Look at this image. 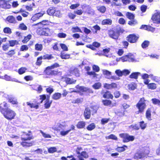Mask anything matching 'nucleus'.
<instances>
[{
	"instance_id": "obj_1",
	"label": "nucleus",
	"mask_w": 160,
	"mask_h": 160,
	"mask_svg": "<svg viewBox=\"0 0 160 160\" xmlns=\"http://www.w3.org/2000/svg\"><path fill=\"white\" fill-rule=\"evenodd\" d=\"M60 65L58 63H55L46 67L43 71L44 74L47 78H50L58 75L59 72L58 69L55 68L59 67Z\"/></svg>"
},
{
	"instance_id": "obj_2",
	"label": "nucleus",
	"mask_w": 160,
	"mask_h": 160,
	"mask_svg": "<svg viewBox=\"0 0 160 160\" xmlns=\"http://www.w3.org/2000/svg\"><path fill=\"white\" fill-rule=\"evenodd\" d=\"M54 58L52 54H45L42 56H41L37 58L35 64L38 66H40L42 63V60H49Z\"/></svg>"
},
{
	"instance_id": "obj_3",
	"label": "nucleus",
	"mask_w": 160,
	"mask_h": 160,
	"mask_svg": "<svg viewBox=\"0 0 160 160\" xmlns=\"http://www.w3.org/2000/svg\"><path fill=\"white\" fill-rule=\"evenodd\" d=\"M37 34L40 36H48L51 34L50 29L48 28L38 27L36 30Z\"/></svg>"
},
{
	"instance_id": "obj_4",
	"label": "nucleus",
	"mask_w": 160,
	"mask_h": 160,
	"mask_svg": "<svg viewBox=\"0 0 160 160\" xmlns=\"http://www.w3.org/2000/svg\"><path fill=\"white\" fill-rule=\"evenodd\" d=\"M47 14L50 16H55L60 17L61 16V11L56 7H51L47 10Z\"/></svg>"
},
{
	"instance_id": "obj_5",
	"label": "nucleus",
	"mask_w": 160,
	"mask_h": 160,
	"mask_svg": "<svg viewBox=\"0 0 160 160\" xmlns=\"http://www.w3.org/2000/svg\"><path fill=\"white\" fill-rule=\"evenodd\" d=\"M26 136L22 137V140H24V141L21 142V145L25 147H29L32 146L33 143L31 142H29L27 141L30 140L32 139V136L30 134H26L25 135Z\"/></svg>"
},
{
	"instance_id": "obj_6",
	"label": "nucleus",
	"mask_w": 160,
	"mask_h": 160,
	"mask_svg": "<svg viewBox=\"0 0 160 160\" xmlns=\"http://www.w3.org/2000/svg\"><path fill=\"white\" fill-rule=\"evenodd\" d=\"M5 118L8 120H12L14 118L16 115L15 112L9 108H7L3 112L2 111Z\"/></svg>"
},
{
	"instance_id": "obj_7",
	"label": "nucleus",
	"mask_w": 160,
	"mask_h": 160,
	"mask_svg": "<svg viewBox=\"0 0 160 160\" xmlns=\"http://www.w3.org/2000/svg\"><path fill=\"white\" fill-rule=\"evenodd\" d=\"M139 38L138 35L133 33L128 35L126 37V40L130 43H136L138 41Z\"/></svg>"
},
{
	"instance_id": "obj_8",
	"label": "nucleus",
	"mask_w": 160,
	"mask_h": 160,
	"mask_svg": "<svg viewBox=\"0 0 160 160\" xmlns=\"http://www.w3.org/2000/svg\"><path fill=\"white\" fill-rule=\"evenodd\" d=\"M156 12L152 14L151 19L154 23L160 24V12L156 10Z\"/></svg>"
},
{
	"instance_id": "obj_9",
	"label": "nucleus",
	"mask_w": 160,
	"mask_h": 160,
	"mask_svg": "<svg viewBox=\"0 0 160 160\" xmlns=\"http://www.w3.org/2000/svg\"><path fill=\"white\" fill-rule=\"evenodd\" d=\"M121 61L123 62L128 61L133 62L135 61L133 55L129 52L127 55H124L121 58Z\"/></svg>"
},
{
	"instance_id": "obj_10",
	"label": "nucleus",
	"mask_w": 160,
	"mask_h": 160,
	"mask_svg": "<svg viewBox=\"0 0 160 160\" xmlns=\"http://www.w3.org/2000/svg\"><path fill=\"white\" fill-rule=\"evenodd\" d=\"M108 34L110 38L115 40L118 39L119 36V33L112 29L108 31Z\"/></svg>"
},
{
	"instance_id": "obj_11",
	"label": "nucleus",
	"mask_w": 160,
	"mask_h": 160,
	"mask_svg": "<svg viewBox=\"0 0 160 160\" xmlns=\"http://www.w3.org/2000/svg\"><path fill=\"white\" fill-rule=\"evenodd\" d=\"M148 153V151L146 152L139 151L138 152L136 153H135L134 157L135 159H138L143 157H144L147 156Z\"/></svg>"
},
{
	"instance_id": "obj_12",
	"label": "nucleus",
	"mask_w": 160,
	"mask_h": 160,
	"mask_svg": "<svg viewBox=\"0 0 160 160\" xmlns=\"http://www.w3.org/2000/svg\"><path fill=\"white\" fill-rule=\"evenodd\" d=\"M0 7L3 9H8L11 8V5L9 1L0 0Z\"/></svg>"
},
{
	"instance_id": "obj_13",
	"label": "nucleus",
	"mask_w": 160,
	"mask_h": 160,
	"mask_svg": "<svg viewBox=\"0 0 160 160\" xmlns=\"http://www.w3.org/2000/svg\"><path fill=\"white\" fill-rule=\"evenodd\" d=\"M120 136L123 138V141L124 142H128L130 141H133L134 139L133 136H130L127 134H121Z\"/></svg>"
},
{
	"instance_id": "obj_14",
	"label": "nucleus",
	"mask_w": 160,
	"mask_h": 160,
	"mask_svg": "<svg viewBox=\"0 0 160 160\" xmlns=\"http://www.w3.org/2000/svg\"><path fill=\"white\" fill-rule=\"evenodd\" d=\"M136 107L139 110V112H143L145 108L146 105L144 102L142 101H139L136 104Z\"/></svg>"
},
{
	"instance_id": "obj_15",
	"label": "nucleus",
	"mask_w": 160,
	"mask_h": 160,
	"mask_svg": "<svg viewBox=\"0 0 160 160\" xmlns=\"http://www.w3.org/2000/svg\"><path fill=\"white\" fill-rule=\"evenodd\" d=\"M100 46V44L97 42H93L92 44L87 45L86 47L93 50H95L96 48H98Z\"/></svg>"
},
{
	"instance_id": "obj_16",
	"label": "nucleus",
	"mask_w": 160,
	"mask_h": 160,
	"mask_svg": "<svg viewBox=\"0 0 160 160\" xmlns=\"http://www.w3.org/2000/svg\"><path fill=\"white\" fill-rule=\"evenodd\" d=\"M140 29H144L148 31L151 32H154L155 30V28L153 27L150 25H142L140 28Z\"/></svg>"
},
{
	"instance_id": "obj_17",
	"label": "nucleus",
	"mask_w": 160,
	"mask_h": 160,
	"mask_svg": "<svg viewBox=\"0 0 160 160\" xmlns=\"http://www.w3.org/2000/svg\"><path fill=\"white\" fill-rule=\"evenodd\" d=\"M102 97L104 98L112 99L113 98V96L109 91H107L103 93Z\"/></svg>"
},
{
	"instance_id": "obj_18",
	"label": "nucleus",
	"mask_w": 160,
	"mask_h": 160,
	"mask_svg": "<svg viewBox=\"0 0 160 160\" xmlns=\"http://www.w3.org/2000/svg\"><path fill=\"white\" fill-rule=\"evenodd\" d=\"M103 104L105 106L113 107L116 105L115 101H102Z\"/></svg>"
},
{
	"instance_id": "obj_19",
	"label": "nucleus",
	"mask_w": 160,
	"mask_h": 160,
	"mask_svg": "<svg viewBox=\"0 0 160 160\" xmlns=\"http://www.w3.org/2000/svg\"><path fill=\"white\" fill-rule=\"evenodd\" d=\"M43 13L39 12L34 14L32 17L31 20L35 21L38 19L40 17L42 16Z\"/></svg>"
},
{
	"instance_id": "obj_20",
	"label": "nucleus",
	"mask_w": 160,
	"mask_h": 160,
	"mask_svg": "<svg viewBox=\"0 0 160 160\" xmlns=\"http://www.w3.org/2000/svg\"><path fill=\"white\" fill-rule=\"evenodd\" d=\"M32 89L37 92L38 93H40L42 90V86L41 85H34L32 86Z\"/></svg>"
},
{
	"instance_id": "obj_21",
	"label": "nucleus",
	"mask_w": 160,
	"mask_h": 160,
	"mask_svg": "<svg viewBox=\"0 0 160 160\" xmlns=\"http://www.w3.org/2000/svg\"><path fill=\"white\" fill-rule=\"evenodd\" d=\"M84 116L86 119H89L91 116L90 110L88 108H86L84 113Z\"/></svg>"
},
{
	"instance_id": "obj_22",
	"label": "nucleus",
	"mask_w": 160,
	"mask_h": 160,
	"mask_svg": "<svg viewBox=\"0 0 160 160\" xmlns=\"http://www.w3.org/2000/svg\"><path fill=\"white\" fill-rule=\"evenodd\" d=\"M6 20L10 23H14L16 22L15 18L13 16L10 15L6 18Z\"/></svg>"
},
{
	"instance_id": "obj_23",
	"label": "nucleus",
	"mask_w": 160,
	"mask_h": 160,
	"mask_svg": "<svg viewBox=\"0 0 160 160\" xmlns=\"http://www.w3.org/2000/svg\"><path fill=\"white\" fill-rule=\"evenodd\" d=\"M50 23V22L48 20H44L36 24L35 25H39L43 27L44 26L49 25Z\"/></svg>"
},
{
	"instance_id": "obj_24",
	"label": "nucleus",
	"mask_w": 160,
	"mask_h": 160,
	"mask_svg": "<svg viewBox=\"0 0 160 160\" xmlns=\"http://www.w3.org/2000/svg\"><path fill=\"white\" fill-rule=\"evenodd\" d=\"M125 110L121 108L115 111V113L119 117H122L124 115Z\"/></svg>"
},
{
	"instance_id": "obj_25",
	"label": "nucleus",
	"mask_w": 160,
	"mask_h": 160,
	"mask_svg": "<svg viewBox=\"0 0 160 160\" xmlns=\"http://www.w3.org/2000/svg\"><path fill=\"white\" fill-rule=\"evenodd\" d=\"M97 10L102 13H104L106 11V8L104 6H98L97 7Z\"/></svg>"
},
{
	"instance_id": "obj_26",
	"label": "nucleus",
	"mask_w": 160,
	"mask_h": 160,
	"mask_svg": "<svg viewBox=\"0 0 160 160\" xmlns=\"http://www.w3.org/2000/svg\"><path fill=\"white\" fill-rule=\"evenodd\" d=\"M32 37V35L31 34H29L27 36L24 37L22 42L23 43H26Z\"/></svg>"
},
{
	"instance_id": "obj_27",
	"label": "nucleus",
	"mask_w": 160,
	"mask_h": 160,
	"mask_svg": "<svg viewBox=\"0 0 160 160\" xmlns=\"http://www.w3.org/2000/svg\"><path fill=\"white\" fill-rule=\"evenodd\" d=\"M8 107L7 103L5 102H3L0 104V111L2 112V111L3 112L6 109L4 108H6Z\"/></svg>"
},
{
	"instance_id": "obj_28",
	"label": "nucleus",
	"mask_w": 160,
	"mask_h": 160,
	"mask_svg": "<svg viewBox=\"0 0 160 160\" xmlns=\"http://www.w3.org/2000/svg\"><path fill=\"white\" fill-rule=\"evenodd\" d=\"M112 23V20L109 18L103 20L101 22L102 25H111Z\"/></svg>"
},
{
	"instance_id": "obj_29",
	"label": "nucleus",
	"mask_w": 160,
	"mask_h": 160,
	"mask_svg": "<svg viewBox=\"0 0 160 160\" xmlns=\"http://www.w3.org/2000/svg\"><path fill=\"white\" fill-rule=\"evenodd\" d=\"M8 42L10 47H13L19 44L18 41L17 40H10Z\"/></svg>"
},
{
	"instance_id": "obj_30",
	"label": "nucleus",
	"mask_w": 160,
	"mask_h": 160,
	"mask_svg": "<svg viewBox=\"0 0 160 160\" xmlns=\"http://www.w3.org/2000/svg\"><path fill=\"white\" fill-rule=\"evenodd\" d=\"M140 73L139 72H134L132 73L129 76V78L132 79H137L138 76L140 75Z\"/></svg>"
},
{
	"instance_id": "obj_31",
	"label": "nucleus",
	"mask_w": 160,
	"mask_h": 160,
	"mask_svg": "<svg viewBox=\"0 0 160 160\" xmlns=\"http://www.w3.org/2000/svg\"><path fill=\"white\" fill-rule=\"evenodd\" d=\"M150 43L149 41L147 40H144L141 44V47L143 49L146 48L148 47Z\"/></svg>"
},
{
	"instance_id": "obj_32",
	"label": "nucleus",
	"mask_w": 160,
	"mask_h": 160,
	"mask_svg": "<svg viewBox=\"0 0 160 160\" xmlns=\"http://www.w3.org/2000/svg\"><path fill=\"white\" fill-rule=\"evenodd\" d=\"M86 73L87 75L94 78H97V76H98V74H97L96 72L93 71L87 72Z\"/></svg>"
},
{
	"instance_id": "obj_33",
	"label": "nucleus",
	"mask_w": 160,
	"mask_h": 160,
	"mask_svg": "<svg viewBox=\"0 0 160 160\" xmlns=\"http://www.w3.org/2000/svg\"><path fill=\"white\" fill-rule=\"evenodd\" d=\"M70 73L78 77L80 76V73L79 70L77 68H74L73 70L71 71Z\"/></svg>"
},
{
	"instance_id": "obj_34",
	"label": "nucleus",
	"mask_w": 160,
	"mask_h": 160,
	"mask_svg": "<svg viewBox=\"0 0 160 160\" xmlns=\"http://www.w3.org/2000/svg\"><path fill=\"white\" fill-rule=\"evenodd\" d=\"M76 88L78 92H86L87 91V88L83 86H77L76 87Z\"/></svg>"
},
{
	"instance_id": "obj_35",
	"label": "nucleus",
	"mask_w": 160,
	"mask_h": 160,
	"mask_svg": "<svg viewBox=\"0 0 160 160\" xmlns=\"http://www.w3.org/2000/svg\"><path fill=\"white\" fill-rule=\"evenodd\" d=\"M43 48V45L41 44L36 43L35 45V49L37 51H41Z\"/></svg>"
},
{
	"instance_id": "obj_36",
	"label": "nucleus",
	"mask_w": 160,
	"mask_h": 160,
	"mask_svg": "<svg viewBox=\"0 0 160 160\" xmlns=\"http://www.w3.org/2000/svg\"><path fill=\"white\" fill-rule=\"evenodd\" d=\"M85 125V123L84 122L81 121L78 122L77 125V127L78 128H83Z\"/></svg>"
},
{
	"instance_id": "obj_37",
	"label": "nucleus",
	"mask_w": 160,
	"mask_h": 160,
	"mask_svg": "<svg viewBox=\"0 0 160 160\" xmlns=\"http://www.w3.org/2000/svg\"><path fill=\"white\" fill-rule=\"evenodd\" d=\"M147 87L148 89L154 90L157 88L156 84L154 83H151L148 85Z\"/></svg>"
},
{
	"instance_id": "obj_38",
	"label": "nucleus",
	"mask_w": 160,
	"mask_h": 160,
	"mask_svg": "<svg viewBox=\"0 0 160 160\" xmlns=\"http://www.w3.org/2000/svg\"><path fill=\"white\" fill-rule=\"evenodd\" d=\"M76 80H73L69 78H67L65 79V82L67 84H73L75 83Z\"/></svg>"
},
{
	"instance_id": "obj_39",
	"label": "nucleus",
	"mask_w": 160,
	"mask_h": 160,
	"mask_svg": "<svg viewBox=\"0 0 160 160\" xmlns=\"http://www.w3.org/2000/svg\"><path fill=\"white\" fill-rule=\"evenodd\" d=\"M126 16L129 19H133L135 18L134 15L132 13L129 12H127L126 13Z\"/></svg>"
},
{
	"instance_id": "obj_40",
	"label": "nucleus",
	"mask_w": 160,
	"mask_h": 160,
	"mask_svg": "<svg viewBox=\"0 0 160 160\" xmlns=\"http://www.w3.org/2000/svg\"><path fill=\"white\" fill-rule=\"evenodd\" d=\"M62 94L61 93L58 92H56L54 93L52 96V98L55 100L59 99L61 97Z\"/></svg>"
},
{
	"instance_id": "obj_41",
	"label": "nucleus",
	"mask_w": 160,
	"mask_h": 160,
	"mask_svg": "<svg viewBox=\"0 0 160 160\" xmlns=\"http://www.w3.org/2000/svg\"><path fill=\"white\" fill-rule=\"evenodd\" d=\"M40 100H49L50 98V95H46L45 94H42L40 95Z\"/></svg>"
},
{
	"instance_id": "obj_42",
	"label": "nucleus",
	"mask_w": 160,
	"mask_h": 160,
	"mask_svg": "<svg viewBox=\"0 0 160 160\" xmlns=\"http://www.w3.org/2000/svg\"><path fill=\"white\" fill-rule=\"evenodd\" d=\"M16 54L15 50V49H12L9 50L7 53L6 54L10 57H12Z\"/></svg>"
},
{
	"instance_id": "obj_43",
	"label": "nucleus",
	"mask_w": 160,
	"mask_h": 160,
	"mask_svg": "<svg viewBox=\"0 0 160 160\" xmlns=\"http://www.w3.org/2000/svg\"><path fill=\"white\" fill-rule=\"evenodd\" d=\"M27 70L26 68L22 67L18 69V72L20 75H22Z\"/></svg>"
},
{
	"instance_id": "obj_44",
	"label": "nucleus",
	"mask_w": 160,
	"mask_h": 160,
	"mask_svg": "<svg viewBox=\"0 0 160 160\" xmlns=\"http://www.w3.org/2000/svg\"><path fill=\"white\" fill-rule=\"evenodd\" d=\"M19 28L22 30H26L27 29V26L23 23H22L19 25Z\"/></svg>"
},
{
	"instance_id": "obj_45",
	"label": "nucleus",
	"mask_w": 160,
	"mask_h": 160,
	"mask_svg": "<svg viewBox=\"0 0 160 160\" xmlns=\"http://www.w3.org/2000/svg\"><path fill=\"white\" fill-rule=\"evenodd\" d=\"M10 46L8 43H6L4 44L2 46V48L3 51H7L9 48Z\"/></svg>"
},
{
	"instance_id": "obj_46",
	"label": "nucleus",
	"mask_w": 160,
	"mask_h": 160,
	"mask_svg": "<svg viewBox=\"0 0 160 160\" xmlns=\"http://www.w3.org/2000/svg\"><path fill=\"white\" fill-rule=\"evenodd\" d=\"M70 55L69 54H65L64 53H61L60 57L62 59H67L70 58Z\"/></svg>"
},
{
	"instance_id": "obj_47",
	"label": "nucleus",
	"mask_w": 160,
	"mask_h": 160,
	"mask_svg": "<svg viewBox=\"0 0 160 160\" xmlns=\"http://www.w3.org/2000/svg\"><path fill=\"white\" fill-rule=\"evenodd\" d=\"M96 127L95 124L94 123H92L87 127V129L89 131H91L94 129Z\"/></svg>"
},
{
	"instance_id": "obj_48",
	"label": "nucleus",
	"mask_w": 160,
	"mask_h": 160,
	"mask_svg": "<svg viewBox=\"0 0 160 160\" xmlns=\"http://www.w3.org/2000/svg\"><path fill=\"white\" fill-rule=\"evenodd\" d=\"M129 42L128 41L124 40L122 41V46L123 47V48L125 49H127L129 46Z\"/></svg>"
},
{
	"instance_id": "obj_49",
	"label": "nucleus",
	"mask_w": 160,
	"mask_h": 160,
	"mask_svg": "<svg viewBox=\"0 0 160 160\" xmlns=\"http://www.w3.org/2000/svg\"><path fill=\"white\" fill-rule=\"evenodd\" d=\"M57 126H58V130H60V129H63L66 126L65 124L63 122H62V123H58Z\"/></svg>"
},
{
	"instance_id": "obj_50",
	"label": "nucleus",
	"mask_w": 160,
	"mask_h": 160,
	"mask_svg": "<svg viewBox=\"0 0 160 160\" xmlns=\"http://www.w3.org/2000/svg\"><path fill=\"white\" fill-rule=\"evenodd\" d=\"M101 86V84L99 82L95 83L92 86V87L95 89H98L100 88Z\"/></svg>"
},
{
	"instance_id": "obj_51",
	"label": "nucleus",
	"mask_w": 160,
	"mask_h": 160,
	"mask_svg": "<svg viewBox=\"0 0 160 160\" xmlns=\"http://www.w3.org/2000/svg\"><path fill=\"white\" fill-rule=\"evenodd\" d=\"M131 20L129 21L128 22V24L130 26L135 25L138 24V22L136 20L133 19H130Z\"/></svg>"
},
{
	"instance_id": "obj_52",
	"label": "nucleus",
	"mask_w": 160,
	"mask_h": 160,
	"mask_svg": "<svg viewBox=\"0 0 160 160\" xmlns=\"http://www.w3.org/2000/svg\"><path fill=\"white\" fill-rule=\"evenodd\" d=\"M146 118L149 120H151V111L150 109H148L146 111Z\"/></svg>"
},
{
	"instance_id": "obj_53",
	"label": "nucleus",
	"mask_w": 160,
	"mask_h": 160,
	"mask_svg": "<svg viewBox=\"0 0 160 160\" xmlns=\"http://www.w3.org/2000/svg\"><path fill=\"white\" fill-rule=\"evenodd\" d=\"M3 32L5 33L11 34L12 33L11 29L9 27H5L4 28Z\"/></svg>"
},
{
	"instance_id": "obj_54",
	"label": "nucleus",
	"mask_w": 160,
	"mask_h": 160,
	"mask_svg": "<svg viewBox=\"0 0 160 160\" xmlns=\"http://www.w3.org/2000/svg\"><path fill=\"white\" fill-rule=\"evenodd\" d=\"M61 48L63 51H68V47L64 43H61L60 44Z\"/></svg>"
},
{
	"instance_id": "obj_55",
	"label": "nucleus",
	"mask_w": 160,
	"mask_h": 160,
	"mask_svg": "<svg viewBox=\"0 0 160 160\" xmlns=\"http://www.w3.org/2000/svg\"><path fill=\"white\" fill-rule=\"evenodd\" d=\"M28 47L26 45H22L20 48V50L21 51H27L28 49Z\"/></svg>"
},
{
	"instance_id": "obj_56",
	"label": "nucleus",
	"mask_w": 160,
	"mask_h": 160,
	"mask_svg": "<svg viewBox=\"0 0 160 160\" xmlns=\"http://www.w3.org/2000/svg\"><path fill=\"white\" fill-rule=\"evenodd\" d=\"M93 71L95 72H98L100 71V68L98 66L94 65L92 66Z\"/></svg>"
},
{
	"instance_id": "obj_57",
	"label": "nucleus",
	"mask_w": 160,
	"mask_h": 160,
	"mask_svg": "<svg viewBox=\"0 0 160 160\" xmlns=\"http://www.w3.org/2000/svg\"><path fill=\"white\" fill-rule=\"evenodd\" d=\"M124 147H127L125 145H124L123 147H118L116 149V150L117 151L119 152H123L125 150V149Z\"/></svg>"
},
{
	"instance_id": "obj_58",
	"label": "nucleus",
	"mask_w": 160,
	"mask_h": 160,
	"mask_svg": "<svg viewBox=\"0 0 160 160\" xmlns=\"http://www.w3.org/2000/svg\"><path fill=\"white\" fill-rule=\"evenodd\" d=\"M52 102V101H46V102L44 104L45 107L46 108H48L50 106Z\"/></svg>"
},
{
	"instance_id": "obj_59",
	"label": "nucleus",
	"mask_w": 160,
	"mask_h": 160,
	"mask_svg": "<svg viewBox=\"0 0 160 160\" xmlns=\"http://www.w3.org/2000/svg\"><path fill=\"white\" fill-rule=\"evenodd\" d=\"M80 6V4L78 3H77L75 4H72L69 7L71 9H74Z\"/></svg>"
},
{
	"instance_id": "obj_60",
	"label": "nucleus",
	"mask_w": 160,
	"mask_h": 160,
	"mask_svg": "<svg viewBox=\"0 0 160 160\" xmlns=\"http://www.w3.org/2000/svg\"><path fill=\"white\" fill-rule=\"evenodd\" d=\"M72 32H81V30L78 27H72Z\"/></svg>"
},
{
	"instance_id": "obj_61",
	"label": "nucleus",
	"mask_w": 160,
	"mask_h": 160,
	"mask_svg": "<svg viewBox=\"0 0 160 160\" xmlns=\"http://www.w3.org/2000/svg\"><path fill=\"white\" fill-rule=\"evenodd\" d=\"M147 8V6L145 5H142L140 7V10L142 12H145Z\"/></svg>"
},
{
	"instance_id": "obj_62",
	"label": "nucleus",
	"mask_w": 160,
	"mask_h": 160,
	"mask_svg": "<svg viewBox=\"0 0 160 160\" xmlns=\"http://www.w3.org/2000/svg\"><path fill=\"white\" fill-rule=\"evenodd\" d=\"M109 120V118H103L101 120V123L102 124L104 125L107 123Z\"/></svg>"
},
{
	"instance_id": "obj_63",
	"label": "nucleus",
	"mask_w": 160,
	"mask_h": 160,
	"mask_svg": "<svg viewBox=\"0 0 160 160\" xmlns=\"http://www.w3.org/2000/svg\"><path fill=\"white\" fill-rule=\"evenodd\" d=\"M27 104L31 108H35L36 109H37L38 108V105L35 104L33 103H31L28 102H27Z\"/></svg>"
},
{
	"instance_id": "obj_64",
	"label": "nucleus",
	"mask_w": 160,
	"mask_h": 160,
	"mask_svg": "<svg viewBox=\"0 0 160 160\" xmlns=\"http://www.w3.org/2000/svg\"><path fill=\"white\" fill-rule=\"evenodd\" d=\"M53 89L50 87L46 88V91L47 93L49 94V95L53 92Z\"/></svg>"
}]
</instances>
